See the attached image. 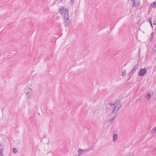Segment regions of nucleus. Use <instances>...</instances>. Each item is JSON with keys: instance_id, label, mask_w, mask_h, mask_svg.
I'll use <instances>...</instances> for the list:
<instances>
[{"instance_id": "obj_1", "label": "nucleus", "mask_w": 156, "mask_h": 156, "mask_svg": "<svg viewBox=\"0 0 156 156\" xmlns=\"http://www.w3.org/2000/svg\"><path fill=\"white\" fill-rule=\"evenodd\" d=\"M120 100H117L115 101H111L109 103L110 106H114V107H120L121 105L120 103Z\"/></svg>"}, {"instance_id": "obj_2", "label": "nucleus", "mask_w": 156, "mask_h": 156, "mask_svg": "<svg viewBox=\"0 0 156 156\" xmlns=\"http://www.w3.org/2000/svg\"><path fill=\"white\" fill-rule=\"evenodd\" d=\"M27 92L26 93V98L27 99H30L32 96L33 91L32 89L30 88H28Z\"/></svg>"}, {"instance_id": "obj_3", "label": "nucleus", "mask_w": 156, "mask_h": 156, "mask_svg": "<svg viewBox=\"0 0 156 156\" xmlns=\"http://www.w3.org/2000/svg\"><path fill=\"white\" fill-rule=\"evenodd\" d=\"M139 64H136L135 65L133 68L130 73L129 74V79H130L132 77L133 74L134 73L136 70L137 69Z\"/></svg>"}, {"instance_id": "obj_4", "label": "nucleus", "mask_w": 156, "mask_h": 156, "mask_svg": "<svg viewBox=\"0 0 156 156\" xmlns=\"http://www.w3.org/2000/svg\"><path fill=\"white\" fill-rule=\"evenodd\" d=\"M147 72V70L146 69L142 68L139 71L138 75L140 76H144L146 74Z\"/></svg>"}, {"instance_id": "obj_5", "label": "nucleus", "mask_w": 156, "mask_h": 156, "mask_svg": "<svg viewBox=\"0 0 156 156\" xmlns=\"http://www.w3.org/2000/svg\"><path fill=\"white\" fill-rule=\"evenodd\" d=\"M69 18V17H64V23L65 26L66 27L69 26L70 23V20Z\"/></svg>"}, {"instance_id": "obj_6", "label": "nucleus", "mask_w": 156, "mask_h": 156, "mask_svg": "<svg viewBox=\"0 0 156 156\" xmlns=\"http://www.w3.org/2000/svg\"><path fill=\"white\" fill-rule=\"evenodd\" d=\"M140 1L139 0H135L132 5V7L133 8L134 7H137L139 5Z\"/></svg>"}, {"instance_id": "obj_7", "label": "nucleus", "mask_w": 156, "mask_h": 156, "mask_svg": "<svg viewBox=\"0 0 156 156\" xmlns=\"http://www.w3.org/2000/svg\"><path fill=\"white\" fill-rule=\"evenodd\" d=\"M87 151V150L86 149H80L78 151L79 156H80L84 152Z\"/></svg>"}, {"instance_id": "obj_8", "label": "nucleus", "mask_w": 156, "mask_h": 156, "mask_svg": "<svg viewBox=\"0 0 156 156\" xmlns=\"http://www.w3.org/2000/svg\"><path fill=\"white\" fill-rule=\"evenodd\" d=\"M64 17H69L68 15V10L67 9H65L64 12Z\"/></svg>"}, {"instance_id": "obj_9", "label": "nucleus", "mask_w": 156, "mask_h": 156, "mask_svg": "<svg viewBox=\"0 0 156 156\" xmlns=\"http://www.w3.org/2000/svg\"><path fill=\"white\" fill-rule=\"evenodd\" d=\"M118 137V135L117 134L115 133L114 134L113 137V141L115 142V140H116L117 138Z\"/></svg>"}, {"instance_id": "obj_10", "label": "nucleus", "mask_w": 156, "mask_h": 156, "mask_svg": "<svg viewBox=\"0 0 156 156\" xmlns=\"http://www.w3.org/2000/svg\"><path fill=\"white\" fill-rule=\"evenodd\" d=\"M64 9V7H61L60 8H59V12L61 14L63 13Z\"/></svg>"}, {"instance_id": "obj_11", "label": "nucleus", "mask_w": 156, "mask_h": 156, "mask_svg": "<svg viewBox=\"0 0 156 156\" xmlns=\"http://www.w3.org/2000/svg\"><path fill=\"white\" fill-rule=\"evenodd\" d=\"M150 5L154 8H156V1L151 3Z\"/></svg>"}, {"instance_id": "obj_12", "label": "nucleus", "mask_w": 156, "mask_h": 156, "mask_svg": "<svg viewBox=\"0 0 156 156\" xmlns=\"http://www.w3.org/2000/svg\"><path fill=\"white\" fill-rule=\"evenodd\" d=\"M146 98L148 100H149L151 98V94L149 93L145 96Z\"/></svg>"}, {"instance_id": "obj_13", "label": "nucleus", "mask_w": 156, "mask_h": 156, "mask_svg": "<svg viewBox=\"0 0 156 156\" xmlns=\"http://www.w3.org/2000/svg\"><path fill=\"white\" fill-rule=\"evenodd\" d=\"M119 108H114L112 111V113H116Z\"/></svg>"}, {"instance_id": "obj_14", "label": "nucleus", "mask_w": 156, "mask_h": 156, "mask_svg": "<svg viewBox=\"0 0 156 156\" xmlns=\"http://www.w3.org/2000/svg\"><path fill=\"white\" fill-rule=\"evenodd\" d=\"M116 117V115H115L112 118V119H109L108 120V122L110 123H112V122L114 120Z\"/></svg>"}, {"instance_id": "obj_15", "label": "nucleus", "mask_w": 156, "mask_h": 156, "mask_svg": "<svg viewBox=\"0 0 156 156\" xmlns=\"http://www.w3.org/2000/svg\"><path fill=\"white\" fill-rule=\"evenodd\" d=\"M154 36V33L153 32L151 34V37L150 38V40L151 41H152L153 40V38Z\"/></svg>"}, {"instance_id": "obj_16", "label": "nucleus", "mask_w": 156, "mask_h": 156, "mask_svg": "<svg viewBox=\"0 0 156 156\" xmlns=\"http://www.w3.org/2000/svg\"><path fill=\"white\" fill-rule=\"evenodd\" d=\"M156 132V127L153 128L152 130L151 131V133H154Z\"/></svg>"}, {"instance_id": "obj_17", "label": "nucleus", "mask_w": 156, "mask_h": 156, "mask_svg": "<svg viewBox=\"0 0 156 156\" xmlns=\"http://www.w3.org/2000/svg\"><path fill=\"white\" fill-rule=\"evenodd\" d=\"M13 152L15 154L17 153L18 152V151H17V149L15 148H13Z\"/></svg>"}, {"instance_id": "obj_18", "label": "nucleus", "mask_w": 156, "mask_h": 156, "mask_svg": "<svg viewBox=\"0 0 156 156\" xmlns=\"http://www.w3.org/2000/svg\"><path fill=\"white\" fill-rule=\"evenodd\" d=\"M93 147H94L93 146H91L90 148H89L86 149L87 151H88L90 150H92L93 149Z\"/></svg>"}, {"instance_id": "obj_19", "label": "nucleus", "mask_w": 156, "mask_h": 156, "mask_svg": "<svg viewBox=\"0 0 156 156\" xmlns=\"http://www.w3.org/2000/svg\"><path fill=\"white\" fill-rule=\"evenodd\" d=\"M70 2L71 5H73L74 2V0H70Z\"/></svg>"}, {"instance_id": "obj_20", "label": "nucleus", "mask_w": 156, "mask_h": 156, "mask_svg": "<svg viewBox=\"0 0 156 156\" xmlns=\"http://www.w3.org/2000/svg\"><path fill=\"white\" fill-rule=\"evenodd\" d=\"M148 21L150 23V24H151L152 22V19L151 18L149 17L148 19Z\"/></svg>"}, {"instance_id": "obj_21", "label": "nucleus", "mask_w": 156, "mask_h": 156, "mask_svg": "<svg viewBox=\"0 0 156 156\" xmlns=\"http://www.w3.org/2000/svg\"><path fill=\"white\" fill-rule=\"evenodd\" d=\"M4 150V148H2L0 149V153H2Z\"/></svg>"}, {"instance_id": "obj_22", "label": "nucleus", "mask_w": 156, "mask_h": 156, "mask_svg": "<svg viewBox=\"0 0 156 156\" xmlns=\"http://www.w3.org/2000/svg\"><path fill=\"white\" fill-rule=\"evenodd\" d=\"M153 23H154V25H155L156 24V18L154 20Z\"/></svg>"}, {"instance_id": "obj_23", "label": "nucleus", "mask_w": 156, "mask_h": 156, "mask_svg": "<svg viewBox=\"0 0 156 156\" xmlns=\"http://www.w3.org/2000/svg\"><path fill=\"white\" fill-rule=\"evenodd\" d=\"M0 156H3V153H0Z\"/></svg>"}, {"instance_id": "obj_24", "label": "nucleus", "mask_w": 156, "mask_h": 156, "mask_svg": "<svg viewBox=\"0 0 156 156\" xmlns=\"http://www.w3.org/2000/svg\"><path fill=\"white\" fill-rule=\"evenodd\" d=\"M125 74H126V73H125V72H124V73H122V75L123 76H124V75H125Z\"/></svg>"}, {"instance_id": "obj_25", "label": "nucleus", "mask_w": 156, "mask_h": 156, "mask_svg": "<svg viewBox=\"0 0 156 156\" xmlns=\"http://www.w3.org/2000/svg\"><path fill=\"white\" fill-rule=\"evenodd\" d=\"M3 147V144H0V147Z\"/></svg>"}, {"instance_id": "obj_26", "label": "nucleus", "mask_w": 156, "mask_h": 156, "mask_svg": "<svg viewBox=\"0 0 156 156\" xmlns=\"http://www.w3.org/2000/svg\"><path fill=\"white\" fill-rule=\"evenodd\" d=\"M135 0H131V1H132V2H133H133H134V1H135Z\"/></svg>"}, {"instance_id": "obj_27", "label": "nucleus", "mask_w": 156, "mask_h": 156, "mask_svg": "<svg viewBox=\"0 0 156 156\" xmlns=\"http://www.w3.org/2000/svg\"><path fill=\"white\" fill-rule=\"evenodd\" d=\"M151 26L152 27H153V26H152V23H151Z\"/></svg>"}, {"instance_id": "obj_28", "label": "nucleus", "mask_w": 156, "mask_h": 156, "mask_svg": "<svg viewBox=\"0 0 156 156\" xmlns=\"http://www.w3.org/2000/svg\"><path fill=\"white\" fill-rule=\"evenodd\" d=\"M58 0H55V2H57V1H58Z\"/></svg>"}, {"instance_id": "obj_29", "label": "nucleus", "mask_w": 156, "mask_h": 156, "mask_svg": "<svg viewBox=\"0 0 156 156\" xmlns=\"http://www.w3.org/2000/svg\"><path fill=\"white\" fill-rule=\"evenodd\" d=\"M60 1L61 2H62V1H63V0H60Z\"/></svg>"}, {"instance_id": "obj_30", "label": "nucleus", "mask_w": 156, "mask_h": 156, "mask_svg": "<svg viewBox=\"0 0 156 156\" xmlns=\"http://www.w3.org/2000/svg\"><path fill=\"white\" fill-rule=\"evenodd\" d=\"M46 135H45V136H44V137H46Z\"/></svg>"}, {"instance_id": "obj_31", "label": "nucleus", "mask_w": 156, "mask_h": 156, "mask_svg": "<svg viewBox=\"0 0 156 156\" xmlns=\"http://www.w3.org/2000/svg\"><path fill=\"white\" fill-rule=\"evenodd\" d=\"M46 135H45V136H44V137H46Z\"/></svg>"}, {"instance_id": "obj_32", "label": "nucleus", "mask_w": 156, "mask_h": 156, "mask_svg": "<svg viewBox=\"0 0 156 156\" xmlns=\"http://www.w3.org/2000/svg\"><path fill=\"white\" fill-rule=\"evenodd\" d=\"M46 135H45V136H44V137H46Z\"/></svg>"}, {"instance_id": "obj_33", "label": "nucleus", "mask_w": 156, "mask_h": 156, "mask_svg": "<svg viewBox=\"0 0 156 156\" xmlns=\"http://www.w3.org/2000/svg\"><path fill=\"white\" fill-rule=\"evenodd\" d=\"M155 150L156 151V148H155Z\"/></svg>"}, {"instance_id": "obj_34", "label": "nucleus", "mask_w": 156, "mask_h": 156, "mask_svg": "<svg viewBox=\"0 0 156 156\" xmlns=\"http://www.w3.org/2000/svg\"><path fill=\"white\" fill-rule=\"evenodd\" d=\"M38 114L39 115H40V114H39V113H38Z\"/></svg>"}]
</instances>
